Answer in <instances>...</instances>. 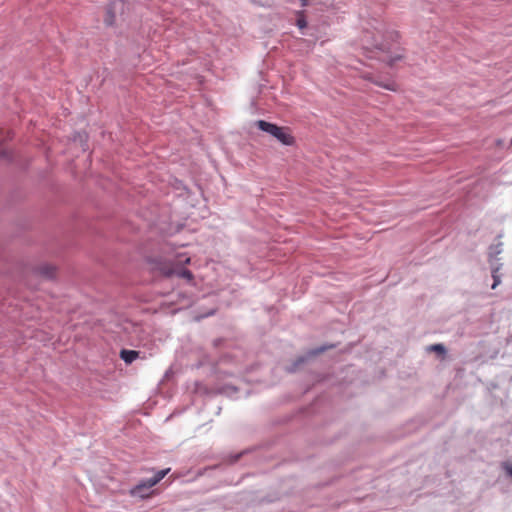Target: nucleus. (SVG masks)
<instances>
[{
	"label": "nucleus",
	"instance_id": "nucleus-1",
	"mask_svg": "<svg viewBox=\"0 0 512 512\" xmlns=\"http://www.w3.org/2000/svg\"><path fill=\"white\" fill-rule=\"evenodd\" d=\"M170 469L159 470L153 478L143 480L135 487L130 489L129 494L132 497H138L141 499L149 498L153 495V491L151 490L155 485H157L168 473Z\"/></svg>",
	"mask_w": 512,
	"mask_h": 512
},
{
	"label": "nucleus",
	"instance_id": "nucleus-2",
	"mask_svg": "<svg viewBox=\"0 0 512 512\" xmlns=\"http://www.w3.org/2000/svg\"><path fill=\"white\" fill-rule=\"evenodd\" d=\"M256 125L260 130L272 135L284 145L290 146L295 142L294 137L290 133V129L287 127H279L276 124L264 120H258Z\"/></svg>",
	"mask_w": 512,
	"mask_h": 512
},
{
	"label": "nucleus",
	"instance_id": "nucleus-3",
	"mask_svg": "<svg viewBox=\"0 0 512 512\" xmlns=\"http://www.w3.org/2000/svg\"><path fill=\"white\" fill-rule=\"evenodd\" d=\"M370 38V32H366L362 38V42L364 44V47L367 49L375 48L381 51H389L390 46L385 41H379L378 38L373 36V41H369Z\"/></svg>",
	"mask_w": 512,
	"mask_h": 512
},
{
	"label": "nucleus",
	"instance_id": "nucleus-4",
	"mask_svg": "<svg viewBox=\"0 0 512 512\" xmlns=\"http://www.w3.org/2000/svg\"><path fill=\"white\" fill-rule=\"evenodd\" d=\"M55 272H56L55 267L52 265H49V264L42 265V266L38 267V269H37V273L40 276L47 278V279L53 278L55 276Z\"/></svg>",
	"mask_w": 512,
	"mask_h": 512
},
{
	"label": "nucleus",
	"instance_id": "nucleus-5",
	"mask_svg": "<svg viewBox=\"0 0 512 512\" xmlns=\"http://www.w3.org/2000/svg\"><path fill=\"white\" fill-rule=\"evenodd\" d=\"M120 357L126 364H130L139 357V352L135 350L123 349L120 352Z\"/></svg>",
	"mask_w": 512,
	"mask_h": 512
},
{
	"label": "nucleus",
	"instance_id": "nucleus-6",
	"mask_svg": "<svg viewBox=\"0 0 512 512\" xmlns=\"http://www.w3.org/2000/svg\"><path fill=\"white\" fill-rule=\"evenodd\" d=\"M374 83L377 86L382 87L386 90H390V91H394V92L398 90V84L394 80H388V81L376 80Z\"/></svg>",
	"mask_w": 512,
	"mask_h": 512
},
{
	"label": "nucleus",
	"instance_id": "nucleus-7",
	"mask_svg": "<svg viewBox=\"0 0 512 512\" xmlns=\"http://www.w3.org/2000/svg\"><path fill=\"white\" fill-rule=\"evenodd\" d=\"M296 16H297L296 25L300 29L306 28L307 27V21H306L305 12L304 11H297L296 12Z\"/></svg>",
	"mask_w": 512,
	"mask_h": 512
},
{
	"label": "nucleus",
	"instance_id": "nucleus-8",
	"mask_svg": "<svg viewBox=\"0 0 512 512\" xmlns=\"http://www.w3.org/2000/svg\"><path fill=\"white\" fill-rule=\"evenodd\" d=\"M176 275L178 277H181V278H185L187 279L188 281H192L193 280V274L191 271L187 270V269H181L179 271H176L175 272Z\"/></svg>",
	"mask_w": 512,
	"mask_h": 512
},
{
	"label": "nucleus",
	"instance_id": "nucleus-9",
	"mask_svg": "<svg viewBox=\"0 0 512 512\" xmlns=\"http://www.w3.org/2000/svg\"><path fill=\"white\" fill-rule=\"evenodd\" d=\"M428 351H434V352H437L439 354H445L446 353V349L444 347V345L442 344H433L431 346H429L427 348Z\"/></svg>",
	"mask_w": 512,
	"mask_h": 512
},
{
	"label": "nucleus",
	"instance_id": "nucleus-10",
	"mask_svg": "<svg viewBox=\"0 0 512 512\" xmlns=\"http://www.w3.org/2000/svg\"><path fill=\"white\" fill-rule=\"evenodd\" d=\"M497 272H498V269H495L492 273V277H493L492 289H495L501 283L500 276L497 274Z\"/></svg>",
	"mask_w": 512,
	"mask_h": 512
},
{
	"label": "nucleus",
	"instance_id": "nucleus-11",
	"mask_svg": "<svg viewBox=\"0 0 512 512\" xmlns=\"http://www.w3.org/2000/svg\"><path fill=\"white\" fill-rule=\"evenodd\" d=\"M502 468L505 470L507 475H509L512 478V462H508V461L503 462Z\"/></svg>",
	"mask_w": 512,
	"mask_h": 512
},
{
	"label": "nucleus",
	"instance_id": "nucleus-12",
	"mask_svg": "<svg viewBox=\"0 0 512 512\" xmlns=\"http://www.w3.org/2000/svg\"><path fill=\"white\" fill-rule=\"evenodd\" d=\"M177 263H181V264H189V263H190V257H188V256H184V255H179V256H178Z\"/></svg>",
	"mask_w": 512,
	"mask_h": 512
},
{
	"label": "nucleus",
	"instance_id": "nucleus-13",
	"mask_svg": "<svg viewBox=\"0 0 512 512\" xmlns=\"http://www.w3.org/2000/svg\"><path fill=\"white\" fill-rule=\"evenodd\" d=\"M402 55L398 54L396 55L395 57H392L390 60H389V65L392 66L394 64V62L402 59Z\"/></svg>",
	"mask_w": 512,
	"mask_h": 512
},
{
	"label": "nucleus",
	"instance_id": "nucleus-14",
	"mask_svg": "<svg viewBox=\"0 0 512 512\" xmlns=\"http://www.w3.org/2000/svg\"><path fill=\"white\" fill-rule=\"evenodd\" d=\"M390 37H391V39H392L393 41H396V40H397V38H398V34H397L396 32H392V33L390 34Z\"/></svg>",
	"mask_w": 512,
	"mask_h": 512
},
{
	"label": "nucleus",
	"instance_id": "nucleus-15",
	"mask_svg": "<svg viewBox=\"0 0 512 512\" xmlns=\"http://www.w3.org/2000/svg\"><path fill=\"white\" fill-rule=\"evenodd\" d=\"M300 3L303 7H305L309 4V0H300Z\"/></svg>",
	"mask_w": 512,
	"mask_h": 512
}]
</instances>
